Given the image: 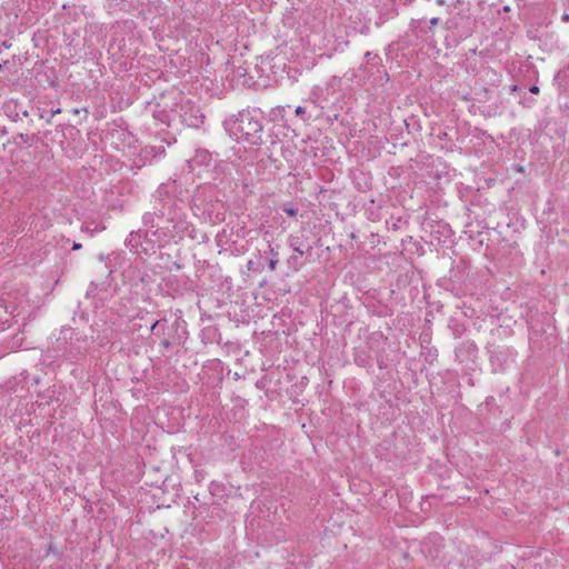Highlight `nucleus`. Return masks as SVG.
I'll return each mask as SVG.
<instances>
[{
  "instance_id": "obj_1",
  "label": "nucleus",
  "mask_w": 569,
  "mask_h": 569,
  "mask_svg": "<svg viewBox=\"0 0 569 569\" xmlns=\"http://www.w3.org/2000/svg\"><path fill=\"white\" fill-rule=\"evenodd\" d=\"M284 212L290 217L297 216V209L295 208H284Z\"/></svg>"
},
{
  "instance_id": "obj_2",
  "label": "nucleus",
  "mask_w": 569,
  "mask_h": 569,
  "mask_svg": "<svg viewBox=\"0 0 569 569\" xmlns=\"http://www.w3.org/2000/svg\"><path fill=\"white\" fill-rule=\"evenodd\" d=\"M138 238H139V236H138V234H137V236L131 234L129 242L132 244V247H134V246H136V244H134V242H136V243L138 242V241H137V240H138Z\"/></svg>"
},
{
  "instance_id": "obj_3",
  "label": "nucleus",
  "mask_w": 569,
  "mask_h": 569,
  "mask_svg": "<svg viewBox=\"0 0 569 569\" xmlns=\"http://www.w3.org/2000/svg\"><path fill=\"white\" fill-rule=\"evenodd\" d=\"M529 91H530L531 93L537 94V93L539 92V88H538L537 86H532V87H530Z\"/></svg>"
},
{
  "instance_id": "obj_4",
  "label": "nucleus",
  "mask_w": 569,
  "mask_h": 569,
  "mask_svg": "<svg viewBox=\"0 0 569 569\" xmlns=\"http://www.w3.org/2000/svg\"><path fill=\"white\" fill-rule=\"evenodd\" d=\"M276 264H277V261H274V260H270V262H269V267H270V269H271V270H274Z\"/></svg>"
},
{
  "instance_id": "obj_5",
  "label": "nucleus",
  "mask_w": 569,
  "mask_h": 569,
  "mask_svg": "<svg viewBox=\"0 0 569 569\" xmlns=\"http://www.w3.org/2000/svg\"><path fill=\"white\" fill-rule=\"evenodd\" d=\"M562 21H563V22H569V13H565V14L562 16Z\"/></svg>"
},
{
  "instance_id": "obj_6",
  "label": "nucleus",
  "mask_w": 569,
  "mask_h": 569,
  "mask_svg": "<svg viewBox=\"0 0 569 569\" xmlns=\"http://www.w3.org/2000/svg\"><path fill=\"white\" fill-rule=\"evenodd\" d=\"M303 112H305V110H303V108H302V107H298V108L296 109V113H297V114H301V113H303Z\"/></svg>"
},
{
  "instance_id": "obj_7",
  "label": "nucleus",
  "mask_w": 569,
  "mask_h": 569,
  "mask_svg": "<svg viewBox=\"0 0 569 569\" xmlns=\"http://www.w3.org/2000/svg\"><path fill=\"white\" fill-rule=\"evenodd\" d=\"M80 248H81V244H80V243H74V244L72 246V249H73V250H79Z\"/></svg>"
}]
</instances>
